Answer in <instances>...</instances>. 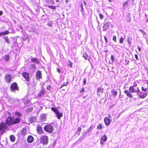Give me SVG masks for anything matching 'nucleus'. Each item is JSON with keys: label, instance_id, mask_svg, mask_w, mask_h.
Segmentation results:
<instances>
[{"label": "nucleus", "instance_id": "13d9d810", "mask_svg": "<svg viewBox=\"0 0 148 148\" xmlns=\"http://www.w3.org/2000/svg\"><path fill=\"white\" fill-rule=\"evenodd\" d=\"M3 14V12L2 11H0V15H2Z\"/></svg>", "mask_w": 148, "mask_h": 148}, {"label": "nucleus", "instance_id": "473e14b6", "mask_svg": "<svg viewBox=\"0 0 148 148\" xmlns=\"http://www.w3.org/2000/svg\"><path fill=\"white\" fill-rule=\"evenodd\" d=\"M33 109V108L32 107H30L27 109V112H30L32 111Z\"/></svg>", "mask_w": 148, "mask_h": 148}, {"label": "nucleus", "instance_id": "6e6552de", "mask_svg": "<svg viewBox=\"0 0 148 148\" xmlns=\"http://www.w3.org/2000/svg\"><path fill=\"white\" fill-rule=\"evenodd\" d=\"M107 137L106 135H104L101 138V141L100 143L101 145L103 144L104 142H106L107 140Z\"/></svg>", "mask_w": 148, "mask_h": 148}, {"label": "nucleus", "instance_id": "c756f323", "mask_svg": "<svg viewBox=\"0 0 148 148\" xmlns=\"http://www.w3.org/2000/svg\"><path fill=\"white\" fill-rule=\"evenodd\" d=\"M47 6L49 8H51L52 9H56V7L55 6L48 5Z\"/></svg>", "mask_w": 148, "mask_h": 148}, {"label": "nucleus", "instance_id": "cd10ccee", "mask_svg": "<svg viewBox=\"0 0 148 148\" xmlns=\"http://www.w3.org/2000/svg\"><path fill=\"white\" fill-rule=\"evenodd\" d=\"M111 92L112 93L113 96L114 97H115V96L117 95V92L115 90H113L111 91Z\"/></svg>", "mask_w": 148, "mask_h": 148}, {"label": "nucleus", "instance_id": "bf43d9fd", "mask_svg": "<svg viewBox=\"0 0 148 148\" xmlns=\"http://www.w3.org/2000/svg\"><path fill=\"white\" fill-rule=\"evenodd\" d=\"M108 50L107 49H106L104 50V52H106V53L108 52Z\"/></svg>", "mask_w": 148, "mask_h": 148}, {"label": "nucleus", "instance_id": "3c124183", "mask_svg": "<svg viewBox=\"0 0 148 148\" xmlns=\"http://www.w3.org/2000/svg\"><path fill=\"white\" fill-rule=\"evenodd\" d=\"M16 114L17 116H20L21 115L20 113L18 112H16Z\"/></svg>", "mask_w": 148, "mask_h": 148}, {"label": "nucleus", "instance_id": "338daca9", "mask_svg": "<svg viewBox=\"0 0 148 148\" xmlns=\"http://www.w3.org/2000/svg\"><path fill=\"white\" fill-rule=\"evenodd\" d=\"M66 3H68L69 1H68V0H66Z\"/></svg>", "mask_w": 148, "mask_h": 148}, {"label": "nucleus", "instance_id": "7c9ffc66", "mask_svg": "<svg viewBox=\"0 0 148 148\" xmlns=\"http://www.w3.org/2000/svg\"><path fill=\"white\" fill-rule=\"evenodd\" d=\"M9 58L10 56L9 55H6L5 56L4 60L5 61H8L9 60Z\"/></svg>", "mask_w": 148, "mask_h": 148}, {"label": "nucleus", "instance_id": "20e7f679", "mask_svg": "<svg viewBox=\"0 0 148 148\" xmlns=\"http://www.w3.org/2000/svg\"><path fill=\"white\" fill-rule=\"evenodd\" d=\"M44 130L47 132L51 133L53 131V127L49 125H46L44 128Z\"/></svg>", "mask_w": 148, "mask_h": 148}, {"label": "nucleus", "instance_id": "603ef678", "mask_svg": "<svg viewBox=\"0 0 148 148\" xmlns=\"http://www.w3.org/2000/svg\"><path fill=\"white\" fill-rule=\"evenodd\" d=\"M78 130L79 132H80L82 130V129L81 127H78L77 129Z\"/></svg>", "mask_w": 148, "mask_h": 148}, {"label": "nucleus", "instance_id": "864d4df0", "mask_svg": "<svg viewBox=\"0 0 148 148\" xmlns=\"http://www.w3.org/2000/svg\"><path fill=\"white\" fill-rule=\"evenodd\" d=\"M81 10H82V12H83L84 11V9L83 8V5H81Z\"/></svg>", "mask_w": 148, "mask_h": 148}, {"label": "nucleus", "instance_id": "4468645a", "mask_svg": "<svg viewBox=\"0 0 148 148\" xmlns=\"http://www.w3.org/2000/svg\"><path fill=\"white\" fill-rule=\"evenodd\" d=\"M23 77L27 81H28L29 79V74L25 72H24L23 73Z\"/></svg>", "mask_w": 148, "mask_h": 148}, {"label": "nucleus", "instance_id": "72a5a7b5", "mask_svg": "<svg viewBox=\"0 0 148 148\" xmlns=\"http://www.w3.org/2000/svg\"><path fill=\"white\" fill-rule=\"evenodd\" d=\"M92 129H93L92 126V125H91L90 126V127L89 129H88L87 130V132L89 133V132H91L92 130Z\"/></svg>", "mask_w": 148, "mask_h": 148}, {"label": "nucleus", "instance_id": "37998d69", "mask_svg": "<svg viewBox=\"0 0 148 148\" xmlns=\"http://www.w3.org/2000/svg\"><path fill=\"white\" fill-rule=\"evenodd\" d=\"M83 83L84 85H85L86 84V79L85 78L83 79Z\"/></svg>", "mask_w": 148, "mask_h": 148}, {"label": "nucleus", "instance_id": "6ab92c4d", "mask_svg": "<svg viewBox=\"0 0 148 148\" xmlns=\"http://www.w3.org/2000/svg\"><path fill=\"white\" fill-rule=\"evenodd\" d=\"M138 95L140 98H144L147 96V94L145 93L142 92L139 93Z\"/></svg>", "mask_w": 148, "mask_h": 148}, {"label": "nucleus", "instance_id": "7ed1b4c3", "mask_svg": "<svg viewBox=\"0 0 148 148\" xmlns=\"http://www.w3.org/2000/svg\"><path fill=\"white\" fill-rule=\"evenodd\" d=\"M51 110L53 111L56 114V116H57V118L58 119H60L61 117L63 116V114L62 113H60L57 110V108H52Z\"/></svg>", "mask_w": 148, "mask_h": 148}, {"label": "nucleus", "instance_id": "5fc2aeb1", "mask_svg": "<svg viewBox=\"0 0 148 148\" xmlns=\"http://www.w3.org/2000/svg\"><path fill=\"white\" fill-rule=\"evenodd\" d=\"M135 56L136 59L137 60H138V56L137 55H135Z\"/></svg>", "mask_w": 148, "mask_h": 148}, {"label": "nucleus", "instance_id": "58836bf2", "mask_svg": "<svg viewBox=\"0 0 148 148\" xmlns=\"http://www.w3.org/2000/svg\"><path fill=\"white\" fill-rule=\"evenodd\" d=\"M123 40H124L123 38H120V40H119L120 42L121 43H122L123 42Z\"/></svg>", "mask_w": 148, "mask_h": 148}, {"label": "nucleus", "instance_id": "a18cd8bd", "mask_svg": "<svg viewBox=\"0 0 148 148\" xmlns=\"http://www.w3.org/2000/svg\"><path fill=\"white\" fill-rule=\"evenodd\" d=\"M68 82H65L63 84V85L61 86V88L64 86H66L68 84Z\"/></svg>", "mask_w": 148, "mask_h": 148}, {"label": "nucleus", "instance_id": "a878e982", "mask_svg": "<svg viewBox=\"0 0 148 148\" xmlns=\"http://www.w3.org/2000/svg\"><path fill=\"white\" fill-rule=\"evenodd\" d=\"M128 1H127L123 3V6L124 9L127 8L128 5Z\"/></svg>", "mask_w": 148, "mask_h": 148}, {"label": "nucleus", "instance_id": "69168bd1", "mask_svg": "<svg viewBox=\"0 0 148 148\" xmlns=\"http://www.w3.org/2000/svg\"><path fill=\"white\" fill-rule=\"evenodd\" d=\"M4 27H3L2 28H1V29H4Z\"/></svg>", "mask_w": 148, "mask_h": 148}, {"label": "nucleus", "instance_id": "9d476101", "mask_svg": "<svg viewBox=\"0 0 148 148\" xmlns=\"http://www.w3.org/2000/svg\"><path fill=\"white\" fill-rule=\"evenodd\" d=\"M104 121L106 125H109L110 123V120L107 117H105L104 119Z\"/></svg>", "mask_w": 148, "mask_h": 148}, {"label": "nucleus", "instance_id": "f03ea898", "mask_svg": "<svg viewBox=\"0 0 148 148\" xmlns=\"http://www.w3.org/2000/svg\"><path fill=\"white\" fill-rule=\"evenodd\" d=\"M40 142L43 144L46 145L48 142V137L46 135H43L40 138Z\"/></svg>", "mask_w": 148, "mask_h": 148}, {"label": "nucleus", "instance_id": "f8f14e48", "mask_svg": "<svg viewBox=\"0 0 148 148\" xmlns=\"http://www.w3.org/2000/svg\"><path fill=\"white\" fill-rule=\"evenodd\" d=\"M11 76L10 75H6L5 76V79L6 82H9L11 80Z\"/></svg>", "mask_w": 148, "mask_h": 148}, {"label": "nucleus", "instance_id": "0eeeda50", "mask_svg": "<svg viewBox=\"0 0 148 148\" xmlns=\"http://www.w3.org/2000/svg\"><path fill=\"white\" fill-rule=\"evenodd\" d=\"M11 89L12 91H14L15 90H18V88L17 84L15 83L12 84L11 86Z\"/></svg>", "mask_w": 148, "mask_h": 148}, {"label": "nucleus", "instance_id": "f257e3e1", "mask_svg": "<svg viewBox=\"0 0 148 148\" xmlns=\"http://www.w3.org/2000/svg\"><path fill=\"white\" fill-rule=\"evenodd\" d=\"M13 117H8L7 118L6 123H2L0 124V132L1 134L5 131V130L8 128L7 124L8 125L13 124Z\"/></svg>", "mask_w": 148, "mask_h": 148}, {"label": "nucleus", "instance_id": "c03bdc74", "mask_svg": "<svg viewBox=\"0 0 148 148\" xmlns=\"http://www.w3.org/2000/svg\"><path fill=\"white\" fill-rule=\"evenodd\" d=\"M99 16L100 17V18L101 19H103L104 17L103 16L102 14H99Z\"/></svg>", "mask_w": 148, "mask_h": 148}, {"label": "nucleus", "instance_id": "c9c22d12", "mask_svg": "<svg viewBox=\"0 0 148 148\" xmlns=\"http://www.w3.org/2000/svg\"><path fill=\"white\" fill-rule=\"evenodd\" d=\"M53 24V23L51 21H49L48 23V25L49 26H51Z\"/></svg>", "mask_w": 148, "mask_h": 148}, {"label": "nucleus", "instance_id": "49530a36", "mask_svg": "<svg viewBox=\"0 0 148 148\" xmlns=\"http://www.w3.org/2000/svg\"><path fill=\"white\" fill-rule=\"evenodd\" d=\"M69 65L70 67H72V66L73 63L71 62L70 61H69Z\"/></svg>", "mask_w": 148, "mask_h": 148}, {"label": "nucleus", "instance_id": "bb28decb", "mask_svg": "<svg viewBox=\"0 0 148 148\" xmlns=\"http://www.w3.org/2000/svg\"><path fill=\"white\" fill-rule=\"evenodd\" d=\"M10 140L12 142H14L15 141V138L14 135H12L10 136Z\"/></svg>", "mask_w": 148, "mask_h": 148}, {"label": "nucleus", "instance_id": "052dcab7", "mask_svg": "<svg viewBox=\"0 0 148 148\" xmlns=\"http://www.w3.org/2000/svg\"><path fill=\"white\" fill-rule=\"evenodd\" d=\"M138 49L139 51H140L141 50V49L139 46H138Z\"/></svg>", "mask_w": 148, "mask_h": 148}, {"label": "nucleus", "instance_id": "e433bc0d", "mask_svg": "<svg viewBox=\"0 0 148 148\" xmlns=\"http://www.w3.org/2000/svg\"><path fill=\"white\" fill-rule=\"evenodd\" d=\"M138 31L142 33L144 35H145L146 34V32L141 29H139L138 30Z\"/></svg>", "mask_w": 148, "mask_h": 148}, {"label": "nucleus", "instance_id": "79ce46f5", "mask_svg": "<svg viewBox=\"0 0 148 148\" xmlns=\"http://www.w3.org/2000/svg\"><path fill=\"white\" fill-rule=\"evenodd\" d=\"M111 60H112V62H113L114 61V58L113 55H112L111 56Z\"/></svg>", "mask_w": 148, "mask_h": 148}, {"label": "nucleus", "instance_id": "423d86ee", "mask_svg": "<svg viewBox=\"0 0 148 148\" xmlns=\"http://www.w3.org/2000/svg\"><path fill=\"white\" fill-rule=\"evenodd\" d=\"M36 79L38 80H39L41 79L42 77V74L41 72L38 71L36 73Z\"/></svg>", "mask_w": 148, "mask_h": 148}, {"label": "nucleus", "instance_id": "aec40b11", "mask_svg": "<svg viewBox=\"0 0 148 148\" xmlns=\"http://www.w3.org/2000/svg\"><path fill=\"white\" fill-rule=\"evenodd\" d=\"M37 131L40 134H42L43 132L42 127L41 126H37Z\"/></svg>", "mask_w": 148, "mask_h": 148}, {"label": "nucleus", "instance_id": "a19ab883", "mask_svg": "<svg viewBox=\"0 0 148 148\" xmlns=\"http://www.w3.org/2000/svg\"><path fill=\"white\" fill-rule=\"evenodd\" d=\"M36 120V119L35 118H32L30 119V120L32 121V122H33L34 121Z\"/></svg>", "mask_w": 148, "mask_h": 148}, {"label": "nucleus", "instance_id": "8fccbe9b", "mask_svg": "<svg viewBox=\"0 0 148 148\" xmlns=\"http://www.w3.org/2000/svg\"><path fill=\"white\" fill-rule=\"evenodd\" d=\"M85 91V89L84 88H82V89H81L80 93L83 92H84Z\"/></svg>", "mask_w": 148, "mask_h": 148}, {"label": "nucleus", "instance_id": "412c9836", "mask_svg": "<svg viewBox=\"0 0 148 148\" xmlns=\"http://www.w3.org/2000/svg\"><path fill=\"white\" fill-rule=\"evenodd\" d=\"M20 121V119L19 118H17L14 119L13 118V124H16L18 123Z\"/></svg>", "mask_w": 148, "mask_h": 148}, {"label": "nucleus", "instance_id": "de8ad7c7", "mask_svg": "<svg viewBox=\"0 0 148 148\" xmlns=\"http://www.w3.org/2000/svg\"><path fill=\"white\" fill-rule=\"evenodd\" d=\"M133 87H136L137 86V84L136 82H134L133 83Z\"/></svg>", "mask_w": 148, "mask_h": 148}, {"label": "nucleus", "instance_id": "4d7b16f0", "mask_svg": "<svg viewBox=\"0 0 148 148\" xmlns=\"http://www.w3.org/2000/svg\"><path fill=\"white\" fill-rule=\"evenodd\" d=\"M104 38L106 41V42H107V39L106 37L105 36L104 37Z\"/></svg>", "mask_w": 148, "mask_h": 148}, {"label": "nucleus", "instance_id": "b1692460", "mask_svg": "<svg viewBox=\"0 0 148 148\" xmlns=\"http://www.w3.org/2000/svg\"><path fill=\"white\" fill-rule=\"evenodd\" d=\"M9 33V32L6 30L3 32H0V36L2 35L4 36L7 34H8Z\"/></svg>", "mask_w": 148, "mask_h": 148}, {"label": "nucleus", "instance_id": "f704fd0d", "mask_svg": "<svg viewBox=\"0 0 148 148\" xmlns=\"http://www.w3.org/2000/svg\"><path fill=\"white\" fill-rule=\"evenodd\" d=\"M102 127V126L101 124H99L97 126V128L98 129H101Z\"/></svg>", "mask_w": 148, "mask_h": 148}, {"label": "nucleus", "instance_id": "a211bd4d", "mask_svg": "<svg viewBox=\"0 0 148 148\" xmlns=\"http://www.w3.org/2000/svg\"><path fill=\"white\" fill-rule=\"evenodd\" d=\"M130 91L127 90H125L124 91V93L126 95L129 97L130 98H132L133 96L132 94L130 92Z\"/></svg>", "mask_w": 148, "mask_h": 148}, {"label": "nucleus", "instance_id": "c85d7f7f", "mask_svg": "<svg viewBox=\"0 0 148 148\" xmlns=\"http://www.w3.org/2000/svg\"><path fill=\"white\" fill-rule=\"evenodd\" d=\"M5 41L8 44H9L10 43V41L9 39L8 38V37H5L4 38Z\"/></svg>", "mask_w": 148, "mask_h": 148}, {"label": "nucleus", "instance_id": "2f4dec72", "mask_svg": "<svg viewBox=\"0 0 148 148\" xmlns=\"http://www.w3.org/2000/svg\"><path fill=\"white\" fill-rule=\"evenodd\" d=\"M45 93V91L44 90H42L40 92L39 95L40 96Z\"/></svg>", "mask_w": 148, "mask_h": 148}, {"label": "nucleus", "instance_id": "4c0bfd02", "mask_svg": "<svg viewBox=\"0 0 148 148\" xmlns=\"http://www.w3.org/2000/svg\"><path fill=\"white\" fill-rule=\"evenodd\" d=\"M131 38L130 37H128V39H127V41H128V43L129 44H131Z\"/></svg>", "mask_w": 148, "mask_h": 148}, {"label": "nucleus", "instance_id": "9b49d317", "mask_svg": "<svg viewBox=\"0 0 148 148\" xmlns=\"http://www.w3.org/2000/svg\"><path fill=\"white\" fill-rule=\"evenodd\" d=\"M34 140L33 137L31 135H29L27 138V141L29 143H31Z\"/></svg>", "mask_w": 148, "mask_h": 148}, {"label": "nucleus", "instance_id": "e2e57ef3", "mask_svg": "<svg viewBox=\"0 0 148 148\" xmlns=\"http://www.w3.org/2000/svg\"><path fill=\"white\" fill-rule=\"evenodd\" d=\"M57 72H58L59 73L60 72V70L59 69H57Z\"/></svg>", "mask_w": 148, "mask_h": 148}, {"label": "nucleus", "instance_id": "680f3d73", "mask_svg": "<svg viewBox=\"0 0 148 148\" xmlns=\"http://www.w3.org/2000/svg\"><path fill=\"white\" fill-rule=\"evenodd\" d=\"M108 117L110 118H111L112 117L110 116V114L108 115Z\"/></svg>", "mask_w": 148, "mask_h": 148}, {"label": "nucleus", "instance_id": "dca6fc26", "mask_svg": "<svg viewBox=\"0 0 148 148\" xmlns=\"http://www.w3.org/2000/svg\"><path fill=\"white\" fill-rule=\"evenodd\" d=\"M110 24V23L109 22H107L104 25L103 28L104 31L106 30L107 29H108Z\"/></svg>", "mask_w": 148, "mask_h": 148}, {"label": "nucleus", "instance_id": "0e129e2a", "mask_svg": "<svg viewBox=\"0 0 148 148\" xmlns=\"http://www.w3.org/2000/svg\"><path fill=\"white\" fill-rule=\"evenodd\" d=\"M56 1L57 2H58L59 1V0H56Z\"/></svg>", "mask_w": 148, "mask_h": 148}, {"label": "nucleus", "instance_id": "6e6d98bb", "mask_svg": "<svg viewBox=\"0 0 148 148\" xmlns=\"http://www.w3.org/2000/svg\"><path fill=\"white\" fill-rule=\"evenodd\" d=\"M50 88H51V86H47V89L48 90H49Z\"/></svg>", "mask_w": 148, "mask_h": 148}, {"label": "nucleus", "instance_id": "ddd939ff", "mask_svg": "<svg viewBox=\"0 0 148 148\" xmlns=\"http://www.w3.org/2000/svg\"><path fill=\"white\" fill-rule=\"evenodd\" d=\"M23 101L25 104L29 103L30 100L27 97H25L23 99Z\"/></svg>", "mask_w": 148, "mask_h": 148}, {"label": "nucleus", "instance_id": "5701e85b", "mask_svg": "<svg viewBox=\"0 0 148 148\" xmlns=\"http://www.w3.org/2000/svg\"><path fill=\"white\" fill-rule=\"evenodd\" d=\"M41 120L43 121H45L46 120V115L45 114H42L40 116Z\"/></svg>", "mask_w": 148, "mask_h": 148}, {"label": "nucleus", "instance_id": "4be33fe9", "mask_svg": "<svg viewBox=\"0 0 148 148\" xmlns=\"http://www.w3.org/2000/svg\"><path fill=\"white\" fill-rule=\"evenodd\" d=\"M36 68V65L34 64H32L30 66V69L32 70L33 72L35 71Z\"/></svg>", "mask_w": 148, "mask_h": 148}, {"label": "nucleus", "instance_id": "ea45409f", "mask_svg": "<svg viewBox=\"0 0 148 148\" xmlns=\"http://www.w3.org/2000/svg\"><path fill=\"white\" fill-rule=\"evenodd\" d=\"M113 40L115 42H116V36H113Z\"/></svg>", "mask_w": 148, "mask_h": 148}, {"label": "nucleus", "instance_id": "39448f33", "mask_svg": "<svg viewBox=\"0 0 148 148\" xmlns=\"http://www.w3.org/2000/svg\"><path fill=\"white\" fill-rule=\"evenodd\" d=\"M129 90L130 92L132 93L140 92L139 88L138 87L136 88V89H134L133 86H131L129 88Z\"/></svg>", "mask_w": 148, "mask_h": 148}, {"label": "nucleus", "instance_id": "1a4fd4ad", "mask_svg": "<svg viewBox=\"0 0 148 148\" xmlns=\"http://www.w3.org/2000/svg\"><path fill=\"white\" fill-rule=\"evenodd\" d=\"M26 132L25 130L23 129L20 131L18 134V135L20 136H21L22 137H23L26 134Z\"/></svg>", "mask_w": 148, "mask_h": 148}, {"label": "nucleus", "instance_id": "774afa93", "mask_svg": "<svg viewBox=\"0 0 148 148\" xmlns=\"http://www.w3.org/2000/svg\"><path fill=\"white\" fill-rule=\"evenodd\" d=\"M84 4L86 3V2L85 1H84Z\"/></svg>", "mask_w": 148, "mask_h": 148}, {"label": "nucleus", "instance_id": "393cba45", "mask_svg": "<svg viewBox=\"0 0 148 148\" xmlns=\"http://www.w3.org/2000/svg\"><path fill=\"white\" fill-rule=\"evenodd\" d=\"M31 61L33 62L38 64L39 63V61L36 58H32L31 59Z\"/></svg>", "mask_w": 148, "mask_h": 148}, {"label": "nucleus", "instance_id": "2eb2a0df", "mask_svg": "<svg viewBox=\"0 0 148 148\" xmlns=\"http://www.w3.org/2000/svg\"><path fill=\"white\" fill-rule=\"evenodd\" d=\"M103 88H101L100 87H99L97 89V94L99 96H100V94H101L103 92Z\"/></svg>", "mask_w": 148, "mask_h": 148}, {"label": "nucleus", "instance_id": "f3484780", "mask_svg": "<svg viewBox=\"0 0 148 148\" xmlns=\"http://www.w3.org/2000/svg\"><path fill=\"white\" fill-rule=\"evenodd\" d=\"M82 56L84 58L85 60H88L89 61V60L90 57L88 56L86 53H83Z\"/></svg>", "mask_w": 148, "mask_h": 148}, {"label": "nucleus", "instance_id": "09e8293b", "mask_svg": "<svg viewBox=\"0 0 148 148\" xmlns=\"http://www.w3.org/2000/svg\"><path fill=\"white\" fill-rule=\"evenodd\" d=\"M147 90L146 88H144L143 87H142V90L143 91H146Z\"/></svg>", "mask_w": 148, "mask_h": 148}]
</instances>
